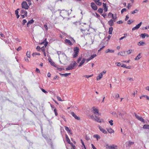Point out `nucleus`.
Segmentation results:
<instances>
[{
  "label": "nucleus",
  "mask_w": 149,
  "mask_h": 149,
  "mask_svg": "<svg viewBox=\"0 0 149 149\" xmlns=\"http://www.w3.org/2000/svg\"><path fill=\"white\" fill-rule=\"evenodd\" d=\"M73 50V58H76L78 56L79 54V49L78 47H76L74 48Z\"/></svg>",
  "instance_id": "1"
},
{
  "label": "nucleus",
  "mask_w": 149,
  "mask_h": 149,
  "mask_svg": "<svg viewBox=\"0 0 149 149\" xmlns=\"http://www.w3.org/2000/svg\"><path fill=\"white\" fill-rule=\"evenodd\" d=\"M77 63L75 61H74L72 64L69 65L67 68H66V70H70L74 68Z\"/></svg>",
  "instance_id": "2"
},
{
  "label": "nucleus",
  "mask_w": 149,
  "mask_h": 149,
  "mask_svg": "<svg viewBox=\"0 0 149 149\" xmlns=\"http://www.w3.org/2000/svg\"><path fill=\"white\" fill-rule=\"evenodd\" d=\"M106 72V70H104L102 72L100 73L98 75V76L97 77L96 79L97 81H98L101 79L103 75L105 74Z\"/></svg>",
  "instance_id": "3"
},
{
  "label": "nucleus",
  "mask_w": 149,
  "mask_h": 149,
  "mask_svg": "<svg viewBox=\"0 0 149 149\" xmlns=\"http://www.w3.org/2000/svg\"><path fill=\"white\" fill-rule=\"evenodd\" d=\"M22 7L24 8L25 9H28L29 8V6L28 5L26 2L25 1H23L22 3Z\"/></svg>",
  "instance_id": "4"
},
{
  "label": "nucleus",
  "mask_w": 149,
  "mask_h": 149,
  "mask_svg": "<svg viewBox=\"0 0 149 149\" xmlns=\"http://www.w3.org/2000/svg\"><path fill=\"white\" fill-rule=\"evenodd\" d=\"M91 117L93 119H94L95 121H96L97 122L101 123L103 121V120L100 119V118L97 116H95V118H94L93 116H92Z\"/></svg>",
  "instance_id": "5"
},
{
  "label": "nucleus",
  "mask_w": 149,
  "mask_h": 149,
  "mask_svg": "<svg viewBox=\"0 0 149 149\" xmlns=\"http://www.w3.org/2000/svg\"><path fill=\"white\" fill-rule=\"evenodd\" d=\"M71 41H75V40L73 38H71V40H68L67 39H66L65 40V42L68 44L69 45H73L72 43L71 42Z\"/></svg>",
  "instance_id": "6"
},
{
  "label": "nucleus",
  "mask_w": 149,
  "mask_h": 149,
  "mask_svg": "<svg viewBox=\"0 0 149 149\" xmlns=\"http://www.w3.org/2000/svg\"><path fill=\"white\" fill-rule=\"evenodd\" d=\"M106 148L107 149H117V146L116 145H113L112 146H109L108 144L107 145Z\"/></svg>",
  "instance_id": "7"
},
{
  "label": "nucleus",
  "mask_w": 149,
  "mask_h": 149,
  "mask_svg": "<svg viewBox=\"0 0 149 149\" xmlns=\"http://www.w3.org/2000/svg\"><path fill=\"white\" fill-rule=\"evenodd\" d=\"M134 142L129 141L126 143V146L127 147H130L132 145H134Z\"/></svg>",
  "instance_id": "8"
},
{
  "label": "nucleus",
  "mask_w": 149,
  "mask_h": 149,
  "mask_svg": "<svg viewBox=\"0 0 149 149\" xmlns=\"http://www.w3.org/2000/svg\"><path fill=\"white\" fill-rule=\"evenodd\" d=\"M135 117H136V118L142 122H143V123H144L145 121L144 119L142 118V117L139 116V115H138L136 113H135Z\"/></svg>",
  "instance_id": "9"
},
{
  "label": "nucleus",
  "mask_w": 149,
  "mask_h": 149,
  "mask_svg": "<svg viewBox=\"0 0 149 149\" xmlns=\"http://www.w3.org/2000/svg\"><path fill=\"white\" fill-rule=\"evenodd\" d=\"M109 16H111L112 18V19L113 20L114 22H115L116 19L117 18L116 14H115V15H114L112 13H109L108 14Z\"/></svg>",
  "instance_id": "10"
},
{
  "label": "nucleus",
  "mask_w": 149,
  "mask_h": 149,
  "mask_svg": "<svg viewBox=\"0 0 149 149\" xmlns=\"http://www.w3.org/2000/svg\"><path fill=\"white\" fill-rule=\"evenodd\" d=\"M83 24L85 25V26L83 28H81V29H80V30L83 33H84L83 32H84L86 30L88 29L87 27H88V24H86V23H83Z\"/></svg>",
  "instance_id": "11"
},
{
  "label": "nucleus",
  "mask_w": 149,
  "mask_h": 149,
  "mask_svg": "<svg viewBox=\"0 0 149 149\" xmlns=\"http://www.w3.org/2000/svg\"><path fill=\"white\" fill-rule=\"evenodd\" d=\"M91 6L92 9L94 10H97V7L94 2H92L91 4Z\"/></svg>",
  "instance_id": "12"
},
{
  "label": "nucleus",
  "mask_w": 149,
  "mask_h": 149,
  "mask_svg": "<svg viewBox=\"0 0 149 149\" xmlns=\"http://www.w3.org/2000/svg\"><path fill=\"white\" fill-rule=\"evenodd\" d=\"M93 112L94 114H99V111L98 108L95 107H93L92 108Z\"/></svg>",
  "instance_id": "13"
},
{
  "label": "nucleus",
  "mask_w": 149,
  "mask_h": 149,
  "mask_svg": "<svg viewBox=\"0 0 149 149\" xmlns=\"http://www.w3.org/2000/svg\"><path fill=\"white\" fill-rule=\"evenodd\" d=\"M71 114L76 119L78 120H80V117L77 116L74 112H71Z\"/></svg>",
  "instance_id": "14"
},
{
  "label": "nucleus",
  "mask_w": 149,
  "mask_h": 149,
  "mask_svg": "<svg viewBox=\"0 0 149 149\" xmlns=\"http://www.w3.org/2000/svg\"><path fill=\"white\" fill-rule=\"evenodd\" d=\"M118 55H121L124 56H125L127 55V53H126V51H123L121 52H118Z\"/></svg>",
  "instance_id": "15"
},
{
  "label": "nucleus",
  "mask_w": 149,
  "mask_h": 149,
  "mask_svg": "<svg viewBox=\"0 0 149 149\" xmlns=\"http://www.w3.org/2000/svg\"><path fill=\"white\" fill-rule=\"evenodd\" d=\"M99 129L100 131L102 132L104 134H106L107 133V132L101 126H99Z\"/></svg>",
  "instance_id": "16"
},
{
  "label": "nucleus",
  "mask_w": 149,
  "mask_h": 149,
  "mask_svg": "<svg viewBox=\"0 0 149 149\" xmlns=\"http://www.w3.org/2000/svg\"><path fill=\"white\" fill-rule=\"evenodd\" d=\"M94 1L97 5L101 6L102 5V3L100 1V0H94Z\"/></svg>",
  "instance_id": "17"
},
{
  "label": "nucleus",
  "mask_w": 149,
  "mask_h": 149,
  "mask_svg": "<svg viewBox=\"0 0 149 149\" xmlns=\"http://www.w3.org/2000/svg\"><path fill=\"white\" fill-rule=\"evenodd\" d=\"M140 36V37H141L143 38H145L146 36L148 37H149V36L146 33L141 34Z\"/></svg>",
  "instance_id": "18"
},
{
  "label": "nucleus",
  "mask_w": 149,
  "mask_h": 149,
  "mask_svg": "<svg viewBox=\"0 0 149 149\" xmlns=\"http://www.w3.org/2000/svg\"><path fill=\"white\" fill-rule=\"evenodd\" d=\"M103 6L104 8V11L106 12L108 10V8L106 4L105 3H103Z\"/></svg>",
  "instance_id": "19"
},
{
  "label": "nucleus",
  "mask_w": 149,
  "mask_h": 149,
  "mask_svg": "<svg viewBox=\"0 0 149 149\" xmlns=\"http://www.w3.org/2000/svg\"><path fill=\"white\" fill-rule=\"evenodd\" d=\"M21 13L22 14H24L26 16H27V12L24 10H22L21 11Z\"/></svg>",
  "instance_id": "20"
},
{
  "label": "nucleus",
  "mask_w": 149,
  "mask_h": 149,
  "mask_svg": "<svg viewBox=\"0 0 149 149\" xmlns=\"http://www.w3.org/2000/svg\"><path fill=\"white\" fill-rule=\"evenodd\" d=\"M113 20L112 19H111L108 22V24L110 26H112L114 24Z\"/></svg>",
  "instance_id": "21"
},
{
  "label": "nucleus",
  "mask_w": 149,
  "mask_h": 149,
  "mask_svg": "<svg viewBox=\"0 0 149 149\" xmlns=\"http://www.w3.org/2000/svg\"><path fill=\"white\" fill-rule=\"evenodd\" d=\"M114 50L112 49H106L105 51V52L106 53H107L109 52L110 53H113L114 52Z\"/></svg>",
  "instance_id": "22"
},
{
  "label": "nucleus",
  "mask_w": 149,
  "mask_h": 149,
  "mask_svg": "<svg viewBox=\"0 0 149 149\" xmlns=\"http://www.w3.org/2000/svg\"><path fill=\"white\" fill-rule=\"evenodd\" d=\"M107 130L109 133L111 134L112 133H114V131L111 128H107Z\"/></svg>",
  "instance_id": "23"
},
{
  "label": "nucleus",
  "mask_w": 149,
  "mask_h": 149,
  "mask_svg": "<svg viewBox=\"0 0 149 149\" xmlns=\"http://www.w3.org/2000/svg\"><path fill=\"white\" fill-rule=\"evenodd\" d=\"M113 97H114L115 99L118 100L119 97V95L118 93H115L114 94V95L113 96Z\"/></svg>",
  "instance_id": "24"
},
{
  "label": "nucleus",
  "mask_w": 149,
  "mask_h": 149,
  "mask_svg": "<svg viewBox=\"0 0 149 149\" xmlns=\"http://www.w3.org/2000/svg\"><path fill=\"white\" fill-rule=\"evenodd\" d=\"M34 22V21L32 19L28 22L27 23V26L28 27L29 26V24H32Z\"/></svg>",
  "instance_id": "25"
},
{
  "label": "nucleus",
  "mask_w": 149,
  "mask_h": 149,
  "mask_svg": "<svg viewBox=\"0 0 149 149\" xmlns=\"http://www.w3.org/2000/svg\"><path fill=\"white\" fill-rule=\"evenodd\" d=\"M141 53H139L137 56L135 58V60H137L140 59L141 58Z\"/></svg>",
  "instance_id": "26"
},
{
  "label": "nucleus",
  "mask_w": 149,
  "mask_h": 149,
  "mask_svg": "<svg viewBox=\"0 0 149 149\" xmlns=\"http://www.w3.org/2000/svg\"><path fill=\"white\" fill-rule=\"evenodd\" d=\"M65 136L67 141L68 143H70V141L69 138H68V136L67 134H66Z\"/></svg>",
  "instance_id": "27"
},
{
  "label": "nucleus",
  "mask_w": 149,
  "mask_h": 149,
  "mask_svg": "<svg viewBox=\"0 0 149 149\" xmlns=\"http://www.w3.org/2000/svg\"><path fill=\"white\" fill-rule=\"evenodd\" d=\"M113 31V28L112 27H111L109 28V33L110 34H111L112 33Z\"/></svg>",
  "instance_id": "28"
},
{
  "label": "nucleus",
  "mask_w": 149,
  "mask_h": 149,
  "mask_svg": "<svg viewBox=\"0 0 149 149\" xmlns=\"http://www.w3.org/2000/svg\"><path fill=\"white\" fill-rule=\"evenodd\" d=\"M60 74L61 76H64L65 77H67L68 75H70L71 73H65V74Z\"/></svg>",
  "instance_id": "29"
},
{
  "label": "nucleus",
  "mask_w": 149,
  "mask_h": 149,
  "mask_svg": "<svg viewBox=\"0 0 149 149\" xmlns=\"http://www.w3.org/2000/svg\"><path fill=\"white\" fill-rule=\"evenodd\" d=\"M53 108L54 109V111L55 113V116H57L58 115V113H57L56 108L55 107H53Z\"/></svg>",
  "instance_id": "30"
},
{
  "label": "nucleus",
  "mask_w": 149,
  "mask_h": 149,
  "mask_svg": "<svg viewBox=\"0 0 149 149\" xmlns=\"http://www.w3.org/2000/svg\"><path fill=\"white\" fill-rule=\"evenodd\" d=\"M143 129H147L149 130V125H145L143 127Z\"/></svg>",
  "instance_id": "31"
},
{
  "label": "nucleus",
  "mask_w": 149,
  "mask_h": 149,
  "mask_svg": "<svg viewBox=\"0 0 149 149\" xmlns=\"http://www.w3.org/2000/svg\"><path fill=\"white\" fill-rule=\"evenodd\" d=\"M93 137L97 139V140H98L100 138V137L98 134H95L94 135Z\"/></svg>",
  "instance_id": "32"
},
{
  "label": "nucleus",
  "mask_w": 149,
  "mask_h": 149,
  "mask_svg": "<svg viewBox=\"0 0 149 149\" xmlns=\"http://www.w3.org/2000/svg\"><path fill=\"white\" fill-rule=\"evenodd\" d=\"M97 12L100 13H102L103 12V10L102 8H99L98 9Z\"/></svg>",
  "instance_id": "33"
},
{
  "label": "nucleus",
  "mask_w": 149,
  "mask_h": 149,
  "mask_svg": "<svg viewBox=\"0 0 149 149\" xmlns=\"http://www.w3.org/2000/svg\"><path fill=\"white\" fill-rule=\"evenodd\" d=\"M49 62L50 63V64L51 65L55 66V63L52 60H50L49 61Z\"/></svg>",
  "instance_id": "34"
},
{
  "label": "nucleus",
  "mask_w": 149,
  "mask_h": 149,
  "mask_svg": "<svg viewBox=\"0 0 149 149\" xmlns=\"http://www.w3.org/2000/svg\"><path fill=\"white\" fill-rule=\"evenodd\" d=\"M30 52L29 51H28L26 53V55L27 57L28 58H30Z\"/></svg>",
  "instance_id": "35"
},
{
  "label": "nucleus",
  "mask_w": 149,
  "mask_h": 149,
  "mask_svg": "<svg viewBox=\"0 0 149 149\" xmlns=\"http://www.w3.org/2000/svg\"><path fill=\"white\" fill-rule=\"evenodd\" d=\"M132 51V50H128L126 51V53H127V55L131 54Z\"/></svg>",
  "instance_id": "36"
},
{
  "label": "nucleus",
  "mask_w": 149,
  "mask_h": 149,
  "mask_svg": "<svg viewBox=\"0 0 149 149\" xmlns=\"http://www.w3.org/2000/svg\"><path fill=\"white\" fill-rule=\"evenodd\" d=\"M144 44V42L140 41L139 42L138 45H139V46L143 45Z\"/></svg>",
  "instance_id": "37"
},
{
  "label": "nucleus",
  "mask_w": 149,
  "mask_h": 149,
  "mask_svg": "<svg viewBox=\"0 0 149 149\" xmlns=\"http://www.w3.org/2000/svg\"><path fill=\"white\" fill-rule=\"evenodd\" d=\"M96 56L97 55L96 54H93V55H91L90 58H91V59H92L94 58L95 57H96Z\"/></svg>",
  "instance_id": "38"
},
{
  "label": "nucleus",
  "mask_w": 149,
  "mask_h": 149,
  "mask_svg": "<svg viewBox=\"0 0 149 149\" xmlns=\"http://www.w3.org/2000/svg\"><path fill=\"white\" fill-rule=\"evenodd\" d=\"M138 11V10L137 9H135L134 10L131 12V13L132 14H134L137 13Z\"/></svg>",
  "instance_id": "39"
},
{
  "label": "nucleus",
  "mask_w": 149,
  "mask_h": 149,
  "mask_svg": "<svg viewBox=\"0 0 149 149\" xmlns=\"http://www.w3.org/2000/svg\"><path fill=\"white\" fill-rule=\"evenodd\" d=\"M93 76V74H92L90 75H84V76L85 77L87 78H89L92 77Z\"/></svg>",
  "instance_id": "40"
},
{
  "label": "nucleus",
  "mask_w": 149,
  "mask_h": 149,
  "mask_svg": "<svg viewBox=\"0 0 149 149\" xmlns=\"http://www.w3.org/2000/svg\"><path fill=\"white\" fill-rule=\"evenodd\" d=\"M142 24V22H140L139 24H138L137 25H136V26L138 28V29L139 28V27L141 26V24Z\"/></svg>",
  "instance_id": "41"
},
{
  "label": "nucleus",
  "mask_w": 149,
  "mask_h": 149,
  "mask_svg": "<svg viewBox=\"0 0 149 149\" xmlns=\"http://www.w3.org/2000/svg\"><path fill=\"white\" fill-rule=\"evenodd\" d=\"M40 55V54L39 53H34L32 54V55L33 56H34V55Z\"/></svg>",
  "instance_id": "42"
},
{
  "label": "nucleus",
  "mask_w": 149,
  "mask_h": 149,
  "mask_svg": "<svg viewBox=\"0 0 149 149\" xmlns=\"http://www.w3.org/2000/svg\"><path fill=\"white\" fill-rule=\"evenodd\" d=\"M127 10L126 8H124L123 9L121 10V13L122 14L124 12H125Z\"/></svg>",
  "instance_id": "43"
},
{
  "label": "nucleus",
  "mask_w": 149,
  "mask_h": 149,
  "mask_svg": "<svg viewBox=\"0 0 149 149\" xmlns=\"http://www.w3.org/2000/svg\"><path fill=\"white\" fill-rule=\"evenodd\" d=\"M57 98L58 100L60 101H62V100L61 97L59 96H57Z\"/></svg>",
  "instance_id": "44"
},
{
  "label": "nucleus",
  "mask_w": 149,
  "mask_h": 149,
  "mask_svg": "<svg viewBox=\"0 0 149 149\" xmlns=\"http://www.w3.org/2000/svg\"><path fill=\"white\" fill-rule=\"evenodd\" d=\"M109 123H110V124L111 125H113V120H111L109 121Z\"/></svg>",
  "instance_id": "45"
},
{
  "label": "nucleus",
  "mask_w": 149,
  "mask_h": 149,
  "mask_svg": "<svg viewBox=\"0 0 149 149\" xmlns=\"http://www.w3.org/2000/svg\"><path fill=\"white\" fill-rule=\"evenodd\" d=\"M44 28L46 30V31H47L48 30V28L46 24H45L44 25Z\"/></svg>",
  "instance_id": "46"
},
{
  "label": "nucleus",
  "mask_w": 149,
  "mask_h": 149,
  "mask_svg": "<svg viewBox=\"0 0 149 149\" xmlns=\"http://www.w3.org/2000/svg\"><path fill=\"white\" fill-rule=\"evenodd\" d=\"M27 21L25 19H23L22 21V24L23 25H24L26 22Z\"/></svg>",
  "instance_id": "47"
},
{
  "label": "nucleus",
  "mask_w": 149,
  "mask_h": 149,
  "mask_svg": "<svg viewBox=\"0 0 149 149\" xmlns=\"http://www.w3.org/2000/svg\"><path fill=\"white\" fill-rule=\"evenodd\" d=\"M22 47L21 46L19 47L17 49V50L18 52L20 51Z\"/></svg>",
  "instance_id": "48"
},
{
  "label": "nucleus",
  "mask_w": 149,
  "mask_h": 149,
  "mask_svg": "<svg viewBox=\"0 0 149 149\" xmlns=\"http://www.w3.org/2000/svg\"><path fill=\"white\" fill-rule=\"evenodd\" d=\"M138 29H139L138 28H137V27L136 26H135L134 27H133L132 29V31H134V30H137Z\"/></svg>",
  "instance_id": "49"
},
{
  "label": "nucleus",
  "mask_w": 149,
  "mask_h": 149,
  "mask_svg": "<svg viewBox=\"0 0 149 149\" xmlns=\"http://www.w3.org/2000/svg\"><path fill=\"white\" fill-rule=\"evenodd\" d=\"M40 50H41L42 51V52H45V48H44V47H42L41 48Z\"/></svg>",
  "instance_id": "50"
},
{
  "label": "nucleus",
  "mask_w": 149,
  "mask_h": 149,
  "mask_svg": "<svg viewBox=\"0 0 149 149\" xmlns=\"http://www.w3.org/2000/svg\"><path fill=\"white\" fill-rule=\"evenodd\" d=\"M36 72L38 73H40V72L38 68H36Z\"/></svg>",
  "instance_id": "51"
},
{
  "label": "nucleus",
  "mask_w": 149,
  "mask_h": 149,
  "mask_svg": "<svg viewBox=\"0 0 149 149\" xmlns=\"http://www.w3.org/2000/svg\"><path fill=\"white\" fill-rule=\"evenodd\" d=\"M58 78H59V77H58V76H57V75H56V76H55L54 77V78H53V79H54V80H55V79H58Z\"/></svg>",
  "instance_id": "52"
},
{
  "label": "nucleus",
  "mask_w": 149,
  "mask_h": 149,
  "mask_svg": "<svg viewBox=\"0 0 149 149\" xmlns=\"http://www.w3.org/2000/svg\"><path fill=\"white\" fill-rule=\"evenodd\" d=\"M28 2V3L29 5H30L31 4V0H26Z\"/></svg>",
  "instance_id": "53"
},
{
  "label": "nucleus",
  "mask_w": 149,
  "mask_h": 149,
  "mask_svg": "<svg viewBox=\"0 0 149 149\" xmlns=\"http://www.w3.org/2000/svg\"><path fill=\"white\" fill-rule=\"evenodd\" d=\"M64 127H65V130L67 131H68V130H69V128L67 127H66V126H65Z\"/></svg>",
  "instance_id": "54"
},
{
  "label": "nucleus",
  "mask_w": 149,
  "mask_h": 149,
  "mask_svg": "<svg viewBox=\"0 0 149 149\" xmlns=\"http://www.w3.org/2000/svg\"><path fill=\"white\" fill-rule=\"evenodd\" d=\"M36 49L38 51H40L41 49V48L39 46H37L36 47Z\"/></svg>",
  "instance_id": "55"
},
{
  "label": "nucleus",
  "mask_w": 149,
  "mask_h": 149,
  "mask_svg": "<svg viewBox=\"0 0 149 149\" xmlns=\"http://www.w3.org/2000/svg\"><path fill=\"white\" fill-rule=\"evenodd\" d=\"M41 90L44 93H47V92L43 88H41Z\"/></svg>",
  "instance_id": "56"
},
{
  "label": "nucleus",
  "mask_w": 149,
  "mask_h": 149,
  "mask_svg": "<svg viewBox=\"0 0 149 149\" xmlns=\"http://www.w3.org/2000/svg\"><path fill=\"white\" fill-rule=\"evenodd\" d=\"M86 60V59L85 58H83L81 61V63H83V64L84 63Z\"/></svg>",
  "instance_id": "57"
},
{
  "label": "nucleus",
  "mask_w": 149,
  "mask_h": 149,
  "mask_svg": "<svg viewBox=\"0 0 149 149\" xmlns=\"http://www.w3.org/2000/svg\"><path fill=\"white\" fill-rule=\"evenodd\" d=\"M137 91H134V93H133V95L134 96V97L135 96V95L137 94Z\"/></svg>",
  "instance_id": "58"
},
{
  "label": "nucleus",
  "mask_w": 149,
  "mask_h": 149,
  "mask_svg": "<svg viewBox=\"0 0 149 149\" xmlns=\"http://www.w3.org/2000/svg\"><path fill=\"white\" fill-rule=\"evenodd\" d=\"M46 41H47V39H46V38H45V39L43 41L40 43V44H44V43H45V42Z\"/></svg>",
  "instance_id": "59"
},
{
  "label": "nucleus",
  "mask_w": 149,
  "mask_h": 149,
  "mask_svg": "<svg viewBox=\"0 0 149 149\" xmlns=\"http://www.w3.org/2000/svg\"><path fill=\"white\" fill-rule=\"evenodd\" d=\"M104 18H105L106 16L107 15L106 13H104L102 15Z\"/></svg>",
  "instance_id": "60"
},
{
  "label": "nucleus",
  "mask_w": 149,
  "mask_h": 149,
  "mask_svg": "<svg viewBox=\"0 0 149 149\" xmlns=\"http://www.w3.org/2000/svg\"><path fill=\"white\" fill-rule=\"evenodd\" d=\"M123 23V22L122 21H118L117 22V23L118 24H122Z\"/></svg>",
  "instance_id": "61"
},
{
  "label": "nucleus",
  "mask_w": 149,
  "mask_h": 149,
  "mask_svg": "<svg viewBox=\"0 0 149 149\" xmlns=\"http://www.w3.org/2000/svg\"><path fill=\"white\" fill-rule=\"evenodd\" d=\"M127 80H129L130 81H133V79L132 78H127Z\"/></svg>",
  "instance_id": "62"
},
{
  "label": "nucleus",
  "mask_w": 149,
  "mask_h": 149,
  "mask_svg": "<svg viewBox=\"0 0 149 149\" xmlns=\"http://www.w3.org/2000/svg\"><path fill=\"white\" fill-rule=\"evenodd\" d=\"M129 18V17L128 15H127L126 16V17L125 19V21L127 20Z\"/></svg>",
  "instance_id": "63"
},
{
  "label": "nucleus",
  "mask_w": 149,
  "mask_h": 149,
  "mask_svg": "<svg viewBox=\"0 0 149 149\" xmlns=\"http://www.w3.org/2000/svg\"><path fill=\"white\" fill-rule=\"evenodd\" d=\"M24 60L26 61L27 62H29V60L27 57L25 58Z\"/></svg>",
  "instance_id": "64"
}]
</instances>
